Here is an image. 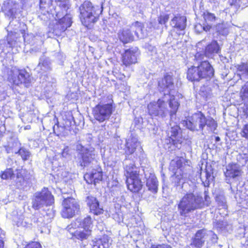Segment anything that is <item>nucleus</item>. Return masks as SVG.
<instances>
[{"label": "nucleus", "instance_id": "f257e3e1", "mask_svg": "<svg viewBox=\"0 0 248 248\" xmlns=\"http://www.w3.org/2000/svg\"><path fill=\"white\" fill-rule=\"evenodd\" d=\"M204 200L202 196L193 192H186L178 203V210L181 216L186 217L189 213L208 206L211 203L208 192H204Z\"/></svg>", "mask_w": 248, "mask_h": 248}, {"label": "nucleus", "instance_id": "f03ea898", "mask_svg": "<svg viewBox=\"0 0 248 248\" xmlns=\"http://www.w3.org/2000/svg\"><path fill=\"white\" fill-rule=\"evenodd\" d=\"M179 104L174 96L165 94L164 97L159 99L157 102H150L147 106L149 115L153 116H158L164 118L169 114L171 117L175 115L177 111Z\"/></svg>", "mask_w": 248, "mask_h": 248}, {"label": "nucleus", "instance_id": "7ed1b4c3", "mask_svg": "<svg viewBox=\"0 0 248 248\" xmlns=\"http://www.w3.org/2000/svg\"><path fill=\"white\" fill-rule=\"evenodd\" d=\"M13 25L12 22L10 21L7 27V44L4 40L0 41V55L2 53L5 55L9 52L12 48L20 47L23 40L28 44L31 43V39L33 38L32 34H23L22 37H21L16 32V28L12 27Z\"/></svg>", "mask_w": 248, "mask_h": 248}, {"label": "nucleus", "instance_id": "20e7f679", "mask_svg": "<svg viewBox=\"0 0 248 248\" xmlns=\"http://www.w3.org/2000/svg\"><path fill=\"white\" fill-rule=\"evenodd\" d=\"M123 164L128 189L132 192H138L142 186L140 178V169L135 165L133 161L127 159L124 161Z\"/></svg>", "mask_w": 248, "mask_h": 248}, {"label": "nucleus", "instance_id": "39448f33", "mask_svg": "<svg viewBox=\"0 0 248 248\" xmlns=\"http://www.w3.org/2000/svg\"><path fill=\"white\" fill-rule=\"evenodd\" d=\"M79 18L82 24L85 27L91 28L97 21L103 8L93 6L90 1H85L79 7Z\"/></svg>", "mask_w": 248, "mask_h": 248}, {"label": "nucleus", "instance_id": "423d86ee", "mask_svg": "<svg viewBox=\"0 0 248 248\" xmlns=\"http://www.w3.org/2000/svg\"><path fill=\"white\" fill-rule=\"evenodd\" d=\"M28 5L27 0H20V3L15 0H6L4 1L2 8L5 15L13 20L16 19L15 22L18 24L20 17L23 16V10L26 9Z\"/></svg>", "mask_w": 248, "mask_h": 248}, {"label": "nucleus", "instance_id": "0eeeda50", "mask_svg": "<svg viewBox=\"0 0 248 248\" xmlns=\"http://www.w3.org/2000/svg\"><path fill=\"white\" fill-rule=\"evenodd\" d=\"M180 131V127L177 125H174L166 131V136L162 140L166 149L172 151L176 148H181L182 139Z\"/></svg>", "mask_w": 248, "mask_h": 248}, {"label": "nucleus", "instance_id": "6e6552de", "mask_svg": "<svg viewBox=\"0 0 248 248\" xmlns=\"http://www.w3.org/2000/svg\"><path fill=\"white\" fill-rule=\"evenodd\" d=\"M131 31L135 32L138 38L141 39L147 36V34L143 31L141 23L137 21L132 24L130 30L128 28H124L119 31L118 37L124 44L130 43L134 40V37L131 33Z\"/></svg>", "mask_w": 248, "mask_h": 248}, {"label": "nucleus", "instance_id": "1a4fd4ad", "mask_svg": "<svg viewBox=\"0 0 248 248\" xmlns=\"http://www.w3.org/2000/svg\"><path fill=\"white\" fill-rule=\"evenodd\" d=\"M7 73V78L10 82L16 85L23 84L26 87L30 86L31 77L25 70H19L16 67H12Z\"/></svg>", "mask_w": 248, "mask_h": 248}, {"label": "nucleus", "instance_id": "9d476101", "mask_svg": "<svg viewBox=\"0 0 248 248\" xmlns=\"http://www.w3.org/2000/svg\"><path fill=\"white\" fill-rule=\"evenodd\" d=\"M114 109L112 100L107 103L100 102L93 108V114L95 120L102 123L109 119Z\"/></svg>", "mask_w": 248, "mask_h": 248}, {"label": "nucleus", "instance_id": "9b49d317", "mask_svg": "<svg viewBox=\"0 0 248 248\" xmlns=\"http://www.w3.org/2000/svg\"><path fill=\"white\" fill-rule=\"evenodd\" d=\"M54 201V197L47 188L44 187L41 191L34 193L32 199V207L39 209L44 206L51 205Z\"/></svg>", "mask_w": 248, "mask_h": 248}, {"label": "nucleus", "instance_id": "f8f14e48", "mask_svg": "<svg viewBox=\"0 0 248 248\" xmlns=\"http://www.w3.org/2000/svg\"><path fill=\"white\" fill-rule=\"evenodd\" d=\"M205 122V116L199 112L192 115L188 119L183 121L182 124L191 131H198L203 129Z\"/></svg>", "mask_w": 248, "mask_h": 248}, {"label": "nucleus", "instance_id": "ddd939ff", "mask_svg": "<svg viewBox=\"0 0 248 248\" xmlns=\"http://www.w3.org/2000/svg\"><path fill=\"white\" fill-rule=\"evenodd\" d=\"M79 205L76 199L73 198H64L62 202L61 215L64 218H71L78 213Z\"/></svg>", "mask_w": 248, "mask_h": 248}, {"label": "nucleus", "instance_id": "4468645a", "mask_svg": "<svg viewBox=\"0 0 248 248\" xmlns=\"http://www.w3.org/2000/svg\"><path fill=\"white\" fill-rule=\"evenodd\" d=\"M182 162L180 159L172 160L170 162V169L174 173V183L176 186L182 183V187L186 186L187 184L184 181V174L182 171Z\"/></svg>", "mask_w": 248, "mask_h": 248}, {"label": "nucleus", "instance_id": "2eb2a0df", "mask_svg": "<svg viewBox=\"0 0 248 248\" xmlns=\"http://www.w3.org/2000/svg\"><path fill=\"white\" fill-rule=\"evenodd\" d=\"M56 17L59 20L57 21L54 27L53 32L56 35H60L72 24L71 15L66 14L65 16L61 18L59 13L56 14Z\"/></svg>", "mask_w": 248, "mask_h": 248}, {"label": "nucleus", "instance_id": "dca6fc26", "mask_svg": "<svg viewBox=\"0 0 248 248\" xmlns=\"http://www.w3.org/2000/svg\"><path fill=\"white\" fill-rule=\"evenodd\" d=\"M84 152L80 155L81 160L80 161V165L84 167H93V166L97 165V154L95 152L94 148H90L89 150Z\"/></svg>", "mask_w": 248, "mask_h": 248}, {"label": "nucleus", "instance_id": "f3484780", "mask_svg": "<svg viewBox=\"0 0 248 248\" xmlns=\"http://www.w3.org/2000/svg\"><path fill=\"white\" fill-rule=\"evenodd\" d=\"M142 170L144 173L145 178L146 179V186L148 190L153 193H156L158 190V181L153 170L151 169L148 170L147 169Z\"/></svg>", "mask_w": 248, "mask_h": 248}, {"label": "nucleus", "instance_id": "a211bd4d", "mask_svg": "<svg viewBox=\"0 0 248 248\" xmlns=\"http://www.w3.org/2000/svg\"><path fill=\"white\" fill-rule=\"evenodd\" d=\"M158 87L160 92H164L165 94H170V96H174L171 93L174 87L172 77L170 75H165L164 77L158 81Z\"/></svg>", "mask_w": 248, "mask_h": 248}, {"label": "nucleus", "instance_id": "6ab92c4d", "mask_svg": "<svg viewBox=\"0 0 248 248\" xmlns=\"http://www.w3.org/2000/svg\"><path fill=\"white\" fill-rule=\"evenodd\" d=\"M243 173L241 166L237 163H231L226 166L224 174L227 180L234 179L241 176Z\"/></svg>", "mask_w": 248, "mask_h": 248}, {"label": "nucleus", "instance_id": "aec40b11", "mask_svg": "<svg viewBox=\"0 0 248 248\" xmlns=\"http://www.w3.org/2000/svg\"><path fill=\"white\" fill-rule=\"evenodd\" d=\"M220 52V48L216 41H213L210 44L206 46L203 53L197 52L195 57L197 59H202L203 54L208 57L212 58L215 54H218Z\"/></svg>", "mask_w": 248, "mask_h": 248}, {"label": "nucleus", "instance_id": "412c9836", "mask_svg": "<svg viewBox=\"0 0 248 248\" xmlns=\"http://www.w3.org/2000/svg\"><path fill=\"white\" fill-rule=\"evenodd\" d=\"M95 168L93 169L90 173H87L84 175V178L88 184L96 183L101 181L102 179V170L100 167L98 165L95 166Z\"/></svg>", "mask_w": 248, "mask_h": 248}, {"label": "nucleus", "instance_id": "4be33fe9", "mask_svg": "<svg viewBox=\"0 0 248 248\" xmlns=\"http://www.w3.org/2000/svg\"><path fill=\"white\" fill-rule=\"evenodd\" d=\"M139 55L138 49L137 47L131 48L125 50L123 56V63L126 66L135 63L137 61Z\"/></svg>", "mask_w": 248, "mask_h": 248}, {"label": "nucleus", "instance_id": "5701e85b", "mask_svg": "<svg viewBox=\"0 0 248 248\" xmlns=\"http://www.w3.org/2000/svg\"><path fill=\"white\" fill-rule=\"evenodd\" d=\"M199 67L202 79H206V80H209L213 77L214 69L208 61H204L202 62L199 65Z\"/></svg>", "mask_w": 248, "mask_h": 248}, {"label": "nucleus", "instance_id": "b1692460", "mask_svg": "<svg viewBox=\"0 0 248 248\" xmlns=\"http://www.w3.org/2000/svg\"><path fill=\"white\" fill-rule=\"evenodd\" d=\"M86 202L89 207L91 212L96 215H99L103 213L102 207L99 204V202L96 198L92 196H89L87 197Z\"/></svg>", "mask_w": 248, "mask_h": 248}, {"label": "nucleus", "instance_id": "393cba45", "mask_svg": "<svg viewBox=\"0 0 248 248\" xmlns=\"http://www.w3.org/2000/svg\"><path fill=\"white\" fill-rule=\"evenodd\" d=\"M35 69L37 72L42 74L50 71L52 70V66L50 59L45 56L41 57Z\"/></svg>", "mask_w": 248, "mask_h": 248}, {"label": "nucleus", "instance_id": "a878e982", "mask_svg": "<svg viewBox=\"0 0 248 248\" xmlns=\"http://www.w3.org/2000/svg\"><path fill=\"white\" fill-rule=\"evenodd\" d=\"M208 239L207 231L205 230H199L195 235L192 245L198 248H201L204 242Z\"/></svg>", "mask_w": 248, "mask_h": 248}, {"label": "nucleus", "instance_id": "bb28decb", "mask_svg": "<svg viewBox=\"0 0 248 248\" xmlns=\"http://www.w3.org/2000/svg\"><path fill=\"white\" fill-rule=\"evenodd\" d=\"M186 19L185 16H177L170 21V25L180 31L184 30L186 26Z\"/></svg>", "mask_w": 248, "mask_h": 248}, {"label": "nucleus", "instance_id": "cd10ccee", "mask_svg": "<svg viewBox=\"0 0 248 248\" xmlns=\"http://www.w3.org/2000/svg\"><path fill=\"white\" fill-rule=\"evenodd\" d=\"M187 78L191 81H199L202 79L199 65L193 66L188 69L187 72Z\"/></svg>", "mask_w": 248, "mask_h": 248}, {"label": "nucleus", "instance_id": "c85d7f7f", "mask_svg": "<svg viewBox=\"0 0 248 248\" xmlns=\"http://www.w3.org/2000/svg\"><path fill=\"white\" fill-rule=\"evenodd\" d=\"M111 242L109 237L104 235L100 239L93 241V248H109Z\"/></svg>", "mask_w": 248, "mask_h": 248}, {"label": "nucleus", "instance_id": "c756f323", "mask_svg": "<svg viewBox=\"0 0 248 248\" xmlns=\"http://www.w3.org/2000/svg\"><path fill=\"white\" fill-rule=\"evenodd\" d=\"M140 145V142H138L137 138L134 137L129 138L126 142V154H132L135 152L136 149Z\"/></svg>", "mask_w": 248, "mask_h": 248}, {"label": "nucleus", "instance_id": "7c9ffc66", "mask_svg": "<svg viewBox=\"0 0 248 248\" xmlns=\"http://www.w3.org/2000/svg\"><path fill=\"white\" fill-rule=\"evenodd\" d=\"M241 79H248V62H242L235 66Z\"/></svg>", "mask_w": 248, "mask_h": 248}, {"label": "nucleus", "instance_id": "2f4dec72", "mask_svg": "<svg viewBox=\"0 0 248 248\" xmlns=\"http://www.w3.org/2000/svg\"><path fill=\"white\" fill-rule=\"evenodd\" d=\"M76 223L78 224L77 225L78 227L83 228L84 230L92 231L93 224L92 220L90 217L88 216L83 220L77 219Z\"/></svg>", "mask_w": 248, "mask_h": 248}, {"label": "nucleus", "instance_id": "473e14b6", "mask_svg": "<svg viewBox=\"0 0 248 248\" xmlns=\"http://www.w3.org/2000/svg\"><path fill=\"white\" fill-rule=\"evenodd\" d=\"M16 185L18 188H24L26 186L27 182L25 180L23 176L20 172H17L16 173V179L15 180Z\"/></svg>", "mask_w": 248, "mask_h": 248}, {"label": "nucleus", "instance_id": "72a5a7b5", "mask_svg": "<svg viewBox=\"0 0 248 248\" xmlns=\"http://www.w3.org/2000/svg\"><path fill=\"white\" fill-rule=\"evenodd\" d=\"M91 234V231L84 230L83 231H76L74 233V236L76 238L82 241L87 239Z\"/></svg>", "mask_w": 248, "mask_h": 248}, {"label": "nucleus", "instance_id": "f704fd0d", "mask_svg": "<svg viewBox=\"0 0 248 248\" xmlns=\"http://www.w3.org/2000/svg\"><path fill=\"white\" fill-rule=\"evenodd\" d=\"M203 18L204 19L206 25H211L212 26V23L216 20V17L214 14L207 12L204 13Z\"/></svg>", "mask_w": 248, "mask_h": 248}, {"label": "nucleus", "instance_id": "c9c22d12", "mask_svg": "<svg viewBox=\"0 0 248 248\" xmlns=\"http://www.w3.org/2000/svg\"><path fill=\"white\" fill-rule=\"evenodd\" d=\"M1 177L2 179H14L15 178V174L13 169L11 168L7 169L5 171L2 172Z\"/></svg>", "mask_w": 248, "mask_h": 248}, {"label": "nucleus", "instance_id": "e433bc0d", "mask_svg": "<svg viewBox=\"0 0 248 248\" xmlns=\"http://www.w3.org/2000/svg\"><path fill=\"white\" fill-rule=\"evenodd\" d=\"M216 201L217 202L218 207L222 209L226 208V200L223 195H219L216 196Z\"/></svg>", "mask_w": 248, "mask_h": 248}, {"label": "nucleus", "instance_id": "4c0bfd02", "mask_svg": "<svg viewBox=\"0 0 248 248\" xmlns=\"http://www.w3.org/2000/svg\"><path fill=\"white\" fill-rule=\"evenodd\" d=\"M205 126L206 125L207 127L209 128V130L212 131L216 129L217 126V124L213 119L211 118L206 119L205 118Z\"/></svg>", "mask_w": 248, "mask_h": 248}, {"label": "nucleus", "instance_id": "58836bf2", "mask_svg": "<svg viewBox=\"0 0 248 248\" xmlns=\"http://www.w3.org/2000/svg\"><path fill=\"white\" fill-rule=\"evenodd\" d=\"M231 8H233L234 11L237 10L240 7L244 5L242 0H229L228 1Z\"/></svg>", "mask_w": 248, "mask_h": 248}, {"label": "nucleus", "instance_id": "ea45409f", "mask_svg": "<svg viewBox=\"0 0 248 248\" xmlns=\"http://www.w3.org/2000/svg\"><path fill=\"white\" fill-rule=\"evenodd\" d=\"M240 95L242 100H248V82H247L242 87L240 91Z\"/></svg>", "mask_w": 248, "mask_h": 248}, {"label": "nucleus", "instance_id": "a19ab883", "mask_svg": "<svg viewBox=\"0 0 248 248\" xmlns=\"http://www.w3.org/2000/svg\"><path fill=\"white\" fill-rule=\"evenodd\" d=\"M224 24H218L216 26L217 31L220 34L226 35L228 34V29L225 27Z\"/></svg>", "mask_w": 248, "mask_h": 248}, {"label": "nucleus", "instance_id": "79ce46f5", "mask_svg": "<svg viewBox=\"0 0 248 248\" xmlns=\"http://www.w3.org/2000/svg\"><path fill=\"white\" fill-rule=\"evenodd\" d=\"M211 28V25H206L205 24H204L203 25L199 24L196 25L195 26L196 31L198 32H200L202 30L207 31H209Z\"/></svg>", "mask_w": 248, "mask_h": 248}, {"label": "nucleus", "instance_id": "37998d69", "mask_svg": "<svg viewBox=\"0 0 248 248\" xmlns=\"http://www.w3.org/2000/svg\"><path fill=\"white\" fill-rule=\"evenodd\" d=\"M148 50L150 52V54H149L152 57V59L153 60H157L159 59L160 56L159 54H157L156 48L155 46H149L148 47Z\"/></svg>", "mask_w": 248, "mask_h": 248}, {"label": "nucleus", "instance_id": "c03bdc74", "mask_svg": "<svg viewBox=\"0 0 248 248\" xmlns=\"http://www.w3.org/2000/svg\"><path fill=\"white\" fill-rule=\"evenodd\" d=\"M59 7L63 11H66L69 8V1L68 0H58Z\"/></svg>", "mask_w": 248, "mask_h": 248}, {"label": "nucleus", "instance_id": "a18cd8bd", "mask_svg": "<svg viewBox=\"0 0 248 248\" xmlns=\"http://www.w3.org/2000/svg\"><path fill=\"white\" fill-rule=\"evenodd\" d=\"M18 153L24 160H27L30 155V152L24 148H20Z\"/></svg>", "mask_w": 248, "mask_h": 248}, {"label": "nucleus", "instance_id": "49530a36", "mask_svg": "<svg viewBox=\"0 0 248 248\" xmlns=\"http://www.w3.org/2000/svg\"><path fill=\"white\" fill-rule=\"evenodd\" d=\"M169 19V16L167 14L160 15L158 18L159 24L160 25H165Z\"/></svg>", "mask_w": 248, "mask_h": 248}, {"label": "nucleus", "instance_id": "de8ad7c7", "mask_svg": "<svg viewBox=\"0 0 248 248\" xmlns=\"http://www.w3.org/2000/svg\"><path fill=\"white\" fill-rule=\"evenodd\" d=\"M207 233L208 234V239L210 238L213 243H216L217 241V235L213 233L212 231H207Z\"/></svg>", "mask_w": 248, "mask_h": 248}, {"label": "nucleus", "instance_id": "09e8293b", "mask_svg": "<svg viewBox=\"0 0 248 248\" xmlns=\"http://www.w3.org/2000/svg\"><path fill=\"white\" fill-rule=\"evenodd\" d=\"M24 248H42V247L39 243L32 242L27 245Z\"/></svg>", "mask_w": 248, "mask_h": 248}, {"label": "nucleus", "instance_id": "8fccbe9b", "mask_svg": "<svg viewBox=\"0 0 248 248\" xmlns=\"http://www.w3.org/2000/svg\"><path fill=\"white\" fill-rule=\"evenodd\" d=\"M76 150L79 152L80 155H81L82 154L84 153V152H85V150H86V151H87L89 150V148L88 149L85 148L80 143H78L76 145Z\"/></svg>", "mask_w": 248, "mask_h": 248}, {"label": "nucleus", "instance_id": "3c124183", "mask_svg": "<svg viewBox=\"0 0 248 248\" xmlns=\"http://www.w3.org/2000/svg\"><path fill=\"white\" fill-rule=\"evenodd\" d=\"M45 217V216L43 217H40L37 219H34V222H36L38 224V226H43L44 225L46 224V223L44 222V218Z\"/></svg>", "mask_w": 248, "mask_h": 248}, {"label": "nucleus", "instance_id": "603ef678", "mask_svg": "<svg viewBox=\"0 0 248 248\" xmlns=\"http://www.w3.org/2000/svg\"><path fill=\"white\" fill-rule=\"evenodd\" d=\"M241 135L243 137L248 139V124H245L242 129Z\"/></svg>", "mask_w": 248, "mask_h": 248}, {"label": "nucleus", "instance_id": "864d4df0", "mask_svg": "<svg viewBox=\"0 0 248 248\" xmlns=\"http://www.w3.org/2000/svg\"><path fill=\"white\" fill-rule=\"evenodd\" d=\"M69 148L68 146L65 147L62 152V155L63 157L67 158L69 156Z\"/></svg>", "mask_w": 248, "mask_h": 248}, {"label": "nucleus", "instance_id": "5fc2aeb1", "mask_svg": "<svg viewBox=\"0 0 248 248\" xmlns=\"http://www.w3.org/2000/svg\"><path fill=\"white\" fill-rule=\"evenodd\" d=\"M151 248H171V247L167 244L158 245L157 246H153Z\"/></svg>", "mask_w": 248, "mask_h": 248}, {"label": "nucleus", "instance_id": "6e6d98bb", "mask_svg": "<svg viewBox=\"0 0 248 248\" xmlns=\"http://www.w3.org/2000/svg\"><path fill=\"white\" fill-rule=\"evenodd\" d=\"M203 173L205 174V177L206 178L205 182L208 181L209 182V180L211 178V173L208 172L207 170L203 172Z\"/></svg>", "mask_w": 248, "mask_h": 248}, {"label": "nucleus", "instance_id": "4d7b16f0", "mask_svg": "<svg viewBox=\"0 0 248 248\" xmlns=\"http://www.w3.org/2000/svg\"><path fill=\"white\" fill-rule=\"evenodd\" d=\"M245 101V108H244V111L246 115L248 116V99Z\"/></svg>", "mask_w": 248, "mask_h": 248}, {"label": "nucleus", "instance_id": "13d9d810", "mask_svg": "<svg viewBox=\"0 0 248 248\" xmlns=\"http://www.w3.org/2000/svg\"><path fill=\"white\" fill-rule=\"evenodd\" d=\"M46 0H40V7L42 8H46Z\"/></svg>", "mask_w": 248, "mask_h": 248}, {"label": "nucleus", "instance_id": "bf43d9fd", "mask_svg": "<svg viewBox=\"0 0 248 248\" xmlns=\"http://www.w3.org/2000/svg\"><path fill=\"white\" fill-rule=\"evenodd\" d=\"M105 151H106V150L105 148H101L100 150V153H101L102 157L103 159H104L106 158Z\"/></svg>", "mask_w": 248, "mask_h": 248}, {"label": "nucleus", "instance_id": "052dcab7", "mask_svg": "<svg viewBox=\"0 0 248 248\" xmlns=\"http://www.w3.org/2000/svg\"><path fill=\"white\" fill-rule=\"evenodd\" d=\"M203 42V41H202L201 42H199L197 44V48H200V46H202V43Z\"/></svg>", "mask_w": 248, "mask_h": 248}, {"label": "nucleus", "instance_id": "680f3d73", "mask_svg": "<svg viewBox=\"0 0 248 248\" xmlns=\"http://www.w3.org/2000/svg\"><path fill=\"white\" fill-rule=\"evenodd\" d=\"M113 215L114 216L113 218L118 221V217H116V216H118V212H116L115 215Z\"/></svg>", "mask_w": 248, "mask_h": 248}, {"label": "nucleus", "instance_id": "e2e57ef3", "mask_svg": "<svg viewBox=\"0 0 248 248\" xmlns=\"http://www.w3.org/2000/svg\"><path fill=\"white\" fill-rule=\"evenodd\" d=\"M215 140L216 142H218L220 140V139L219 137H216Z\"/></svg>", "mask_w": 248, "mask_h": 248}, {"label": "nucleus", "instance_id": "0e129e2a", "mask_svg": "<svg viewBox=\"0 0 248 248\" xmlns=\"http://www.w3.org/2000/svg\"><path fill=\"white\" fill-rule=\"evenodd\" d=\"M30 128H31V126L30 125H27L25 127V129H30Z\"/></svg>", "mask_w": 248, "mask_h": 248}, {"label": "nucleus", "instance_id": "69168bd1", "mask_svg": "<svg viewBox=\"0 0 248 248\" xmlns=\"http://www.w3.org/2000/svg\"><path fill=\"white\" fill-rule=\"evenodd\" d=\"M203 174V173H201V178L202 179V175Z\"/></svg>", "mask_w": 248, "mask_h": 248}, {"label": "nucleus", "instance_id": "338daca9", "mask_svg": "<svg viewBox=\"0 0 248 248\" xmlns=\"http://www.w3.org/2000/svg\"><path fill=\"white\" fill-rule=\"evenodd\" d=\"M160 28V27L159 26H158L157 27H156V29H159Z\"/></svg>", "mask_w": 248, "mask_h": 248}, {"label": "nucleus", "instance_id": "774afa93", "mask_svg": "<svg viewBox=\"0 0 248 248\" xmlns=\"http://www.w3.org/2000/svg\"><path fill=\"white\" fill-rule=\"evenodd\" d=\"M20 225V224H19V223H17V225L18 226H19Z\"/></svg>", "mask_w": 248, "mask_h": 248}]
</instances>
